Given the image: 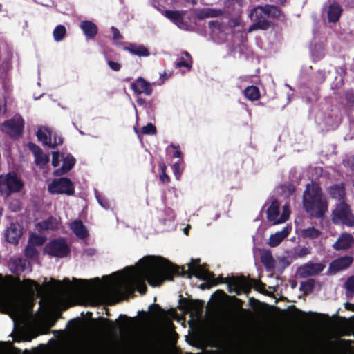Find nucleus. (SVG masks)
Segmentation results:
<instances>
[{"label":"nucleus","instance_id":"obj_1","mask_svg":"<svg viewBox=\"0 0 354 354\" xmlns=\"http://www.w3.org/2000/svg\"><path fill=\"white\" fill-rule=\"evenodd\" d=\"M189 270L184 267L174 265L163 257H146L140 261V271L151 286H160L165 281H173L174 276H192L204 281L214 279V273L211 272L207 266L189 264Z\"/></svg>","mask_w":354,"mask_h":354},{"label":"nucleus","instance_id":"obj_2","mask_svg":"<svg viewBox=\"0 0 354 354\" xmlns=\"http://www.w3.org/2000/svg\"><path fill=\"white\" fill-rule=\"evenodd\" d=\"M30 263L25 259L17 258L10 261V270L16 277L8 276L7 279L11 286L13 295H22L29 299H34L40 290V285L31 279L21 280L19 275L24 272Z\"/></svg>","mask_w":354,"mask_h":354},{"label":"nucleus","instance_id":"obj_3","mask_svg":"<svg viewBox=\"0 0 354 354\" xmlns=\"http://www.w3.org/2000/svg\"><path fill=\"white\" fill-rule=\"evenodd\" d=\"M303 208L312 218H321L328 212V202L320 186L308 183L303 192Z\"/></svg>","mask_w":354,"mask_h":354},{"label":"nucleus","instance_id":"obj_4","mask_svg":"<svg viewBox=\"0 0 354 354\" xmlns=\"http://www.w3.org/2000/svg\"><path fill=\"white\" fill-rule=\"evenodd\" d=\"M209 281L213 282L214 286H216L220 283H227L228 291L230 292H233L234 289L232 287L237 288L235 290L237 295H240L241 290H243L245 292H248L250 290L252 286L257 285L259 282L254 279L246 278L244 276L224 278L222 276H219L218 278L211 279Z\"/></svg>","mask_w":354,"mask_h":354},{"label":"nucleus","instance_id":"obj_5","mask_svg":"<svg viewBox=\"0 0 354 354\" xmlns=\"http://www.w3.org/2000/svg\"><path fill=\"white\" fill-rule=\"evenodd\" d=\"M22 187L23 183L15 173L9 172L5 176H0V192L2 195L8 196L12 193L19 192Z\"/></svg>","mask_w":354,"mask_h":354},{"label":"nucleus","instance_id":"obj_6","mask_svg":"<svg viewBox=\"0 0 354 354\" xmlns=\"http://www.w3.org/2000/svg\"><path fill=\"white\" fill-rule=\"evenodd\" d=\"M250 17L253 24L249 27V31L267 30L272 26V22L266 19L261 10V6L259 5L252 8L250 13Z\"/></svg>","mask_w":354,"mask_h":354},{"label":"nucleus","instance_id":"obj_7","mask_svg":"<svg viewBox=\"0 0 354 354\" xmlns=\"http://www.w3.org/2000/svg\"><path fill=\"white\" fill-rule=\"evenodd\" d=\"M44 250L48 255L58 258L66 257L70 253V248L62 238L50 241L46 245Z\"/></svg>","mask_w":354,"mask_h":354},{"label":"nucleus","instance_id":"obj_8","mask_svg":"<svg viewBox=\"0 0 354 354\" xmlns=\"http://www.w3.org/2000/svg\"><path fill=\"white\" fill-rule=\"evenodd\" d=\"M51 194H66L72 196L75 193V187L71 180L66 177L54 179L48 186Z\"/></svg>","mask_w":354,"mask_h":354},{"label":"nucleus","instance_id":"obj_9","mask_svg":"<svg viewBox=\"0 0 354 354\" xmlns=\"http://www.w3.org/2000/svg\"><path fill=\"white\" fill-rule=\"evenodd\" d=\"M333 221L334 223H342L348 226H354V216L351 213L348 204L342 202L333 212Z\"/></svg>","mask_w":354,"mask_h":354},{"label":"nucleus","instance_id":"obj_10","mask_svg":"<svg viewBox=\"0 0 354 354\" xmlns=\"http://www.w3.org/2000/svg\"><path fill=\"white\" fill-rule=\"evenodd\" d=\"M2 125L6 128V133L11 138H19L23 133L24 124L21 118L7 120Z\"/></svg>","mask_w":354,"mask_h":354},{"label":"nucleus","instance_id":"obj_11","mask_svg":"<svg viewBox=\"0 0 354 354\" xmlns=\"http://www.w3.org/2000/svg\"><path fill=\"white\" fill-rule=\"evenodd\" d=\"M325 267L322 263L308 262L300 266L297 270V273L301 278L316 276L321 273Z\"/></svg>","mask_w":354,"mask_h":354},{"label":"nucleus","instance_id":"obj_12","mask_svg":"<svg viewBox=\"0 0 354 354\" xmlns=\"http://www.w3.org/2000/svg\"><path fill=\"white\" fill-rule=\"evenodd\" d=\"M153 84L146 81L143 77H139L131 84L130 88L137 95L145 94L150 96L153 92Z\"/></svg>","mask_w":354,"mask_h":354},{"label":"nucleus","instance_id":"obj_13","mask_svg":"<svg viewBox=\"0 0 354 354\" xmlns=\"http://www.w3.org/2000/svg\"><path fill=\"white\" fill-rule=\"evenodd\" d=\"M186 11L185 10H166L162 12V15L169 19L172 23L176 25L178 28L187 30L188 25L184 21V15Z\"/></svg>","mask_w":354,"mask_h":354},{"label":"nucleus","instance_id":"obj_14","mask_svg":"<svg viewBox=\"0 0 354 354\" xmlns=\"http://www.w3.org/2000/svg\"><path fill=\"white\" fill-rule=\"evenodd\" d=\"M353 262V258L351 256H344L337 258L330 262L328 270L333 274L348 268Z\"/></svg>","mask_w":354,"mask_h":354},{"label":"nucleus","instance_id":"obj_15","mask_svg":"<svg viewBox=\"0 0 354 354\" xmlns=\"http://www.w3.org/2000/svg\"><path fill=\"white\" fill-rule=\"evenodd\" d=\"M22 235V229L18 223H11L5 232L6 241L17 245Z\"/></svg>","mask_w":354,"mask_h":354},{"label":"nucleus","instance_id":"obj_16","mask_svg":"<svg viewBox=\"0 0 354 354\" xmlns=\"http://www.w3.org/2000/svg\"><path fill=\"white\" fill-rule=\"evenodd\" d=\"M208 25L213 32L216 31L221 32H226L232 28L238 26L239 22L236 19H230L227 24L218 20H213L209 21Z\"/></svg>","mask_w":354,"mask_h":354},{"label":"nucleus","instance_id":"obj_17","mask_svg":"<svg viewBox=\"0 0 354 354\" xmlns=\"http://www.w3.org/2000/svg\"><path fill=\"white\" fill-rule=\"evenodd\" d=\"M80 28L83 31L87 39L95 38L98 32L97 25L89 20L82 21L80 24Z\"/></svg>","mask_w":354,"mask_h":354},{"label":"nucleus","instance_id":"obj_18","mask_svg":"<svg viewBox=\"0 0 354 354\" xmlns=\"http://www.w3.org/2000/svg\"><path fill=\"white\" fill-rule=\"evenodd\" d=\"M353 242V237L348 233L342 234L335 243L333 244V248L337 251L347 250L351 247Z\"/></svg>","mask_w":354,"mask_h":354},{"label":"nucleus","instance_id":"obj_19","mask_svg":"<svg viewBox=\"0 0 354 354\" xmlns=\"http://www.w3.org/2000/svg\"><path fill=\"white\" fill-rule=\"evenodd\" d=\"M343 12V8L338 2L332 3L328 8L327 15L328 20L330 23H336Z\"/></svg>","mask_w":354,"mask_h":354},{"label":"nucleus","instance_id":"obj_20","mask_svg":"<svg viewBox=\"0 0 354 354\" xmlns=\"http://www.w3.org/2000/svg\"><path fill=\"white\" fill-rule=\"evenodd\" d=\"M75 162L76 160L72 155H67L66 157L63 159L62 167L55 170L53 175L60 176L66 174L74 167Z\"/></svg>","mask_w":354,"mask_h":354},{"label":"nucleus","instance_id":"obj_21","mask_svg":"<svg viewBox=\"0 0 354 354\" xmlns=\"http://www.w3.org/2000/svg\"><path fill=\"white\" fill-rule=\"evenodd\" d=\"M261 10L266 19H279L281 17H283L282 10L275 5L266 4L261 6Z\"/></svg>","mask_w":354,"mask_h":354},{"label":"nucleus","instance_id":"obj_22","mask_svg":"<svg viewBox=\"0 0 354 354\" xmlns=\"http://www.w3.org/2000/svg\"><path fill=\"white\" fill-rule=\"evenodd\" d=\"M125 50L129 51L132 55L138 57H148L150 52L144 45H138L136 44H129L128 46L124 48Z\"/></svg>","mask_w":354,"mask_h":354},{"label":"nucleus","instance_id":"obj_23","mask_svg":"<svg viewBox=\"0 0 354 354\" xmlns=\"http://www.w3.org/2000/svg\"><path fill=\"white\" fill-rule=\"evenodd\" d=\"M71 228L75 236L81 239H85L88 236V233L80 220H76L71 223Z\"/></svg>","mask_w":354,"mask_h":354},{"label":"nucleus","instance_id":"obj_24","mask_svg":"<svg viewBox=\"0 0 354 354\" xmlns=\"http://www.w3.org/2000/svg\"><path fill=\"white\" fill-rule=\"evenodd\" d=\"M9 308L13 318H21L25 314V306L21 301L13 300Z\"/></svg>","mask_w":354,"mask_h":354},{"label":"nucleus","instance_id":"obj_25","mask_svg":"<svg viewBox=\"0 0 354 354\" xmlns=\"http://www.w3.org/2000/svg\"><path fill=\"white\" fill-rule=\"evenodd\" d=\"M279 215V203L277 200H274L267 209V218L269 221L273 222V224L276 225L275 221H278Z\"/></svg>","mask_w":354,"mask_h":354},{"label":"nucleus","instance_id":"obj_26","mask_svg":"<svg viewBox=\"0 0 354 354\" xmlns=\"http://www.w3.org/2000/svg\"><path fill=\"white\" fill-rule=\"evenodd\" d=\"M36 136L39 141L41 142L44 145L48 146L52 140L53 132L47 128H40L37 131Z\"/></svg>","mask_w":354,"mask_h":354},{"label":"nucleus","instance_id":"obj_27","mask_svg":"<svg viewBox=\"0 0 354 354\" xmlns=\"http://www.w3.org/2000/svg\"><path fill=\"white\" fill-rule=\"evenodd\" d=\"M328 193L332 198L341 201L344 197L345 189L343 185H334L329 187Z\"/></svg>","mask_w":354,"mask_h":354},{"label":"nucleus","instance_id":"obj_28","mask_svg":"<svg viewBox=\"0 0 354 354\" xmlns=\"http://www.w3.org/2000/svg\"><path fill=\"white\" fill-rule=\"evenodd\" d=\"M37 227L39 231L55 230L57 228V223H55V218L50 216L44 221L39 222L37 224Z\"/></svg>","mask_w":354,"mask_h":354},{"label":"nucleus","instance_id":"obj_29","mask_svg":"<svg viewBox=\"0 0 354 354\" xmlns=\"http://www.w3.org/2000/svg\"><path fill=\"white\" fill-rule=\"evenodd\" d=\"M244 95L246 98L251 101H256L260 98V91L256 86H249L244 90Z\"/></svg>","mask_w":354,"mask_h":354},{"label":"nucleus","instance_id":"obj_30","mask_svg":"<svg viewBox=\"0 0 354 354\" xmlns=\"http://www.w3.org/2000/svg\"><path fill=\"white\" fill-rule=\"evenodd\" d=\"M181 300H184V302L185 303V307L189 310L196 312L199 311L201 310L203 305V301L200 300H187L186 299H182Z\"/></svg>","mask_w":354,"mask_h":354},{"label":"nucleus","instance_id":"obj_31","mask_svg":"<svg viewBox=\"0 0 354 354\" xmlns=\"http://www.w3.org/2000/svg\"><path fill=\"white\" fill-rule=\"evenodd\" d=\"M261 261L268 269L273 268L274 267V259L269 252L262 254L261 257Z\"/></svg>","mask_w":354,"mask_h":354},{"label":"nucleus","instance_id":"obj_32","mask_svg":"<svg viewBox=\"0 0 354 354\" xmlns=\"http://www.w3.org/2000/svg\"><path fill=\"white\" fill-rule=\"evenodd\" d=\"M35 163L41 169L44 168L49 162V157L48 155L44 153L43 151L38 155H35Z\"/></svg>","mask_w":354,"mask_h":354},{"label":"nucleus","instance_id":"obj_33","mask_svg":"<svg viewBox=\"0 0 354 354\" xmlns=\"http://www.w3.org/2000/svg\"><path fill=\"white\" fill-rule=\"evenodd\" d=\"M54 39L56 41H62L66 35V29L63 25L57 26L53 32Z\"/></svg>","mask_w":354,"mask_h":354},{"label":"nucleus","instance_id":"obj_34","mask_svg":"<svg viewBox=\"0 0 354 354\" xmlns=\"http://www.w3.org/2000/svg\"><path fill=\"white\" fill-rule=\"evenodd\" d=\"M24 254L27 258L31 259H33L34 258L37 257V250L33 244L30 243V241H28L25 248Z\"/></svg>","mask_w":354,"mask_h":354},{"label":"nucleus","instance_id":"obj_35","mask_svg":"<svg viewBox=\"0 0 354 354\" xmlns=\"http://www.w3.org/2000/svg\"><path fill=\"white\" fill-rule=\"evenodd\" d=\"M315 281L313 279H309L306 281H303L300 284V289L304 291L305 294L311 292L314 289Z\"/></svg>","mask_w":354,"mask_h":354},{"label":"nucleus","instance_id":"obj_36","mask_svg":"<svg viewBox=\"0 0 354 354\" xmlns=\"http://www.w3.org/2000/svg\"><path fill=\"white\" fill-rule=\"evenodd\" d=\"M159 166L160 169V180L162 183H169L170 181L169 176L167 174L166 170H167V165L163 161H161L159 162Z\"/></svg>","mask_w":354,"mask_h":354},{"label":"nucleus","instance_id":"obj_37","mask_svg":"<svg viewBox=\"0 0 354 354\" xmlns=\"http://www.w3.org/2000/svg\"><path fill=\"white\" fill-rule=\"evenodd\" d=\"M284 238L277 232L274 234H272L269 239V245L271 247L279 245Z\"/></svg>","mask_w":354,"mask_h":354},{"label":"nucleus","instance_id":"obj_38","mask_svg":"<svg viewBox=\"0 0 354 354\" xmlns=\"http://www.w3.org/2000/svg\"><path fill=\"white\" fill-rule=\"evenodd\" d=\"M320 234V231L313 227L306 229L304 231V236L310 239H316Z\"/></svg>","mask_w":354,"mask_h":354},{"label":"nucleus","instance_id":"obj_39","mask_svg":"<svg viewBox=\"0 0 354 354\" xmlns=\"http://www.w3.org/2000/svg\"><path fill=\"white\" fill-rule=\"evenodd\" d=\"M183 163V160H179L178 162H175L171 167L173 173L176 180H180V178L183 172V169H181L180 165Z\"/></svg>","mask_w":354,"mask_h":354},{"label":"nucleus","instance_id":"obj_40","mask_svg":"<svg viewBox=\"0 0 354 354\" xmlns=\"http://www.w3.org/2000/svg\"><path fill=\"white\" fill-rule=\"evenodd\" d=\"M344 95L346 101L347 105L349 106H353L354 105V90L348 89L345 91L344 93Z\"/></svg>","mask_w":354,"mask_h":354},{"label":"nucleus","instance_id":"obj_41","mask_svg":"<svg viewBox=\"0 0 354 354\" xmlns=\"http://www.w3.org/2000/svg\"><path fill=\"white\" fill-rule=\"evenodd\" d=\"M345 288L347 294L350 293L351 296L354 295V275L349 277L345 283Z\"/></svg>","mask_w":354,"mask_h":354},{"label":"nucleus","instance_id":"obj_42","mask_svg":"<svg viewBox=\"0 0 354 354\" xmlns=\"http://www.w3.org/2000/svg\"><path fill=\"white\" fill-rule=\"evenodd\" d=\"M156 127L152 123H148L142 128V133L147 135H153L156 133Z\"/></svg>","mask_w":354,"mask_h":354},{"label":"nucleus","instance_id":"obj_43","mask_svg":"<svg viewBox=\"0 0 354 354\" xmlns=\"http://www.w3.org/2000/svg\"><path fill=\"white\" fill-rule=\"evenodd\" d=\"M326 79V73L324 71H318L315 77H314V80L316 84H322L324 82H325Z\"/></svg>","mask_w":354,"mask_h":354},{"label":"nucleus","instance_id":"obj_44","mask_svg":"<svg viewBox=\"0 0 354 354\" xmlns=\"http://www.w3.org/2000/svg\"><path fill=\"white\" fill-rule=\"evenodd\" d=\"M192 63L190 61H187L184 59V57H181L180 59L175 63L176 68H181L185 67L187 68L189 71L192 68Z\"/></svg>","mask_w":354,"mask_h":354},{"label":"nucleus","instance_id":"obj_45","mask_svg":"<svg viewBox=\"0 0 354 354\" xmlns=\"http://www.w3.org/2000/svg\"><path fill=\"white\" fill-rule=\"evenodd\" d=\"M63 143V139L60 136H56V134L53 133V142L50 140V144L48 145L49 147L52 149H55L57 146L60 145Z\"/></svg>","mask_w":354,"mask_h":354},{"label":"nucleus","instance_id":"obj_46","mask_svg":"<svg viewBox=\"0 0 354 354\" xmlns=\"http://www.w3.org/2000/svg\"><path fill=\"white\" fill-rule=\"evenodd\" d=\"M153 309L154 310L153 313L157 315H162L165 314V310L162 309V307L158 304H153L149 306L150 310H153Z\"/></svg>","mask_w":354,"mask_h":354},{"label":"nucleus","instance_id":"obj_47","mask_svg":"<svg viewBox=\"0 0 354 354\" xmlns=\"http://www.w3.org/2000/svg\"><path fill=\"white\" fill-rule=\"evenodd\" d=\"M28 147L30 150L32 152L34 156L39 154L40 152L42 151V149L39 146L32 142H30L28 144Z\"/></svg>","mask_w":354,"mask_h":354},{"label":"nucleus","instance_id":"obj_48","mask_svg":"<svg viewBox=\"0 0 354 354\" xmlns=\"http://www.w3.org/2000/svg\"><path fill=\"white\" fill-rule=\"evenodd\" d=\"M111 29L113 33V39L120 40L123 39L122 35L120 34L119 30L117 28H115V26H111Z\"/></svg>","mask_w":354,"mask_h":354},{"label":"nucleus","instance_id":"obj_49","mask_svg":"<svg viewBox=\"0 0 354 354\" xmlns=\"http://www.w3.org/2000/svg\"><path fill=\"white\" fill-rule=\"evenodd\" d=\"M53 158H52V165L54 167H56L59 164V153L58 151H53L52 153Z\"/></svg>","mask_w":354,"mask_h":354},{"label":"nucleus","instance_id":"obj_50","mask_svg":"<svg viewBox=\"0 0 354 354\" xmlns=\"http://www.w3.org/2000/svg\"><path fill=\"white\" fill-rule=\"evenodd\" d=\"M109 66L114 71H119L121 68V64L118 62L109 60L107 62Z\"/></svg>","mask_w":354,"mask_h":354},{"label":"nucleus","instance_id":"obj_51","mask_svg":"<svg viewBox=\"0 0 354 354\" xmlns=\"http://www.w3.org/2000/svg\"><path fill=\"white\" fill-rule=\"evenodd\" d=\"M29 241L35 245H41L44 243V239L38 236H34Z\"/></svg>","mask_w":354,"mask_h":354},{"label":"nucleus","instance_id":"obj_52","mask_svg":"<svg viewBox=\"0 0 354 354\" xmlns=\"http://www.w3.org/2000/svg\"><path fill=\"white\" fill-rule=\"evenodd\" d=\"M289 218V212H287L284 209L283 214L278 219V221H275V224H279L286 222Z\"/></svg>","mask_w":354,"mask_h":354},{"label":"nucleus","instance_id":"obj_53","mask_svg":"<svg viewBox=\"0 0 354 354\" xmlns=\"http://www.w3.org/2000/svg\"><path fill=\"white\" fill-rule=\"evenodd\" d=\"M169 147L175 149V151L174 152L173 157L174 158H181L182 157V152L180 151L179 146H175L174 145H171Z\"/></svg>","mask_w":354,"mask_h":354},{"label":"nucleus","instance_id":"obj_54","mask_svg":"<svg viewBox=\"0 0 354 354\" xmlns=\"http://www.w3.org/2000/svg\"><path fill=\"white\" fill-rule=\"evenodd\" d=\"M291 231L290 226H286L283 228V230L280 232H278L284 239H286L290 234Z\"/></svg>","mask_w":354,"mask_h":354},{"label":"nucleus","instance_id":"obj_55","mask_svg":"<svg viewBox=\"0 0 354 354\" xmlns=\"http://www.w3.org/2000/svg\"><path fill=\"white\" fill-rule=\"evenodd\" d=\"M198 19H203L209 17V9L207 10H201L198 12L197 15Z\"/></svg>","mask_w":354,"mask_h":354},{"label":"nucleus","instance_id":"obj_56","mask_svg":"<svg viewBox=\"0 0 354 354\" xmlns=\"http://www.w3.org/2000/svg\"><path fill=\"white\" fill-rule=\"evenodd\" d=\"M222 14L220 10L209 9V17H216Z\"/></svg>","mask_w":354,"mask_h":354},{"label":"nucleus","instance_id":"obj_57","mask_svg":"<svg viewBox=\"0 0 354 354\" xmlns=\"http://www.w3.org/2000/svg\"><path fill=\"white\" fill-rule=\"evenodd\" d=\"M310 253V250L308 248L304 247L301 248L299 251L298 252V256L300 257H303L307 254H309Z\"/></svg>","mask_w":354,"mask_h":354},{"label":"nucleus","instance_id":"obj_58","mask_svg":"<svg viewBox=\"0 0 354 354\" xmlns=\"http://www.w3.org/2000/svg\"><path fill=\"white\" fill-rule=\"evenodd\" d=\"M119 318L122 320H123L124 322H127V324L131 325L133 322V318H131L130 317H128L125 315H120Z\"/></svg>","mask_w":354,"mask_h":354},{"label":"nucleus","instance_id":"obj_59","mask_svg":"<svg viewBox=\"0 0 354 354\" xmlns=\"http://www.w3.org/2000/svg\"><path fill=\"white\" fill-rule=\"evenodd\" d=\"M207 282L206 283H201L200 286H199V288L202 290H205L206 288L209 289L212 286H214L213 284V282H212L211 281H206Z\"/></svg>","mask_w":354,"mask_h":354},{"label":"nucleus","instance_id":"obj_60","mask_svg":"<svg viewBox=\"0 0 354 354\" xmlns=\"http://www.w3.org/2000/svg\"><path fill=\"white\" fill-rule=\"evenodd\" d=\"M99 203L104 208L109 207V202L106 199H101L99 196H97Z\"/></svg>","mask_w":354,"mask_h":354},{"label":"nucleus","instance_id":"obj_61","mask_svg":"<svg viewBox=\"0 0 354 354\" xmlns=\"http://www.w3.org/2000/svg\"><path fill=\"white\" fill-rule=\"evenodd\" d=\"M63 283L66 286V289H70L72 286L69 279H64Z\"/></svg>","mask_w":354,"mask_h":354},{"label":"nucleus","instance_id":"obj_62","mask_svg":"<svg viewBox=\"0 0 354 354\" xmlns=\"http://www.w3.org/2000/svg\"><path fill=\"white\" fill-rule=\"evenodd\" d=\"M345 308L346 310H351V311L354 312V304H353L347 302L345 304Z\"/></svg>","mask_w":354,"mask_h":354},{"label":"nucleus","instance_id":"obj_63","mask_svg":"<svg viewBox=\"0 0 354 354\" xmlns=\"http://www.w3.org/2000/svg\"><path fill=\"white\" fill-rule=\"evenodd\" d=\"M183 55L189 60L190 61L191 63H192V56L190 55V54L187 52V51H184L183 53Z\"/></svg>","mask_w":354,"mask_h":354},{"label":"nucleus","instance_id":"obj_64","mask_svg":"<svg viewBox=\"0 0 354 354\" xmlns=\"http://www.w3.org/2000/svg\"><path fill=\"white\" fill-rule=\"evenodd\" d=\"M147 290V286H146L145 284H143V285L142 286V287L140 288L139 292H140L142 295H144V294H145V293H146Z\"/></svg>","mask_w":354,"mask_h":354}]
</instances>
